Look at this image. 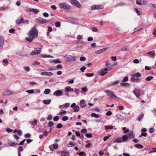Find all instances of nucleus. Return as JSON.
I'll use <instances>...</instances> for the list:
<instances>
[{
    "label": "nucleus",
    "mask_w": 156,
    "mask_h": 156,
    "mask_svg": "<svg viewBox=\"0 0 156 156\" xmlns=\"http://www.w3.org/2000/svg\"><path fill=\"white\" fill-rule=\"evenodd\" d=\"M38 31L35 27L31 28L29 33H28V37H26V39L28 41L31 42L37 36Z\"/></svg>",
    "instance_id": "obj_1"
},
{
    "label": "nucleus",
    "mask_w": 156,
    "mask_h": 156,
    "mask_svg": "<svg viewBox=\"0 0 156 156\" xmlns=\"http://www.w3.org/2000/svg\"><path fill=\"white\" fill-rule=\"evenodd\" d=\"M104 92L106 94L107 96L110 98H112L113 97H115L117 98H119L116 96L114 93L113 92L110 90H105Z\"/></svg>",
    "instance_id": "obj_2"
},
{
    "label": "nucleus",
    "mask_w": 156,
    "mask_h": 156,
    "mask_svg": "<svg viewBox=\"0 0 156 156\" xmlns=\"http://www.w3.org/2000/svg\"><path fill=\"white\" fill-rule=\"evenodd\" d=\"M59 7L61 9H69L70 8L69 5L66 3H62L58 4Z\"/></svg>",
    "instance_id": "obj_3"
},
{
    "label": "nucleus",
    "mask_w": 156,
    "mask_h": 156,
    "mask_svg": "<svg viewBox=\"0 0 156 156\" xmlns=\"http://www.w3.org/2000/svg\"><path fill=\"white\" fill-rule=\"evenodd\" d=\"M53 95L56 97L61 96L63 95V92L61 90H58L54 92Z\"/></svg>",
    "instance_id": "obj_4"
},
{
    "label": "nucleus",
    "mask_w": 156,
    "mask_h": 156,
    "mask_svg": "<svg viewBox=\"0 0 156 156\" xmlns=\"http://www.w3.org/2000/svg\"><path fill=\"white\" fill-rule=\"evenodd\" d=\"M37 23H41L44 24L46 23L48 20L44 19L42 18H38L36 20Z\"/></svg>",
    "instance_id": "obj_5"
},
{
    "label": "nucleus",
    "mask_w": 156,
    "mask_h": 156,
    "mask_svg": "<svg viewBox=\"0 0 156 156\" xmlns=\"http://www.w3.org/2000/svg\"><path fill=\"white\" fill-rule=\"evenodd\" d=\"M38 50H36L34 51H32L30 53V55H38L40 53L41 48H39ZM37 48H36V49Z\"/></svg>",
    "instance_id": "obj_6"
},
{
    "label": "nucleus",
    "mask_w": 156,
    "mask_h": 156,
    "mask_svg": "<svg viewBox=\"0 0 156 156\" xmlns=\"http://www.w3.org/2000/svg\"><path fill=\"white\" fill-rule=\"evenodd\" d=\"M141 90L140 89H135L133 91V93L135 95L137 98L139 97L140 95V91Z\"/></svg>",
    "instance_id": "obj_7"
},
{
    "label": "nucleus",
    "mask_w": 156,
    "mask_h": 156,
    "mask_svg": "<svg viewBox=\"0 0 156 156\" xmlns=\"http://www.w3.org/2000/svg\"><path fill=\"white\" fill-rule=\"evenodd\" d=\"M70 2L72 4L76 5L79 8L80 7V3L78 1L76 0H71Z\"/></svg>",
    "instance_id": "obj_8"
},
{
    "label": "nucleus",
    "mask_w": 156,
    "mask_h": 156,
    "mask_svg": "<svg viewBox=\"0 0 156 156\" xmlns=\"http://www.w3.org/2000/svg\"><path fill=\"white\" fill-rule=\"evenodd\" d=\"M12 92L9 89L5 90L3 93V95L5 96L10 95L12 94Z\"/></svg>",
    "instance_id": "obj_9"
},
{
    "label": "nucleus",
    "mask_w": 156,
    "mask_h": 156,
    "mask_svg": "<svg viewBox=\"0 0 156 156\" xmlns=\"http://www.w3.org/2000/svg\"><path fill=\"white\" fill-rule=\"evenodd\" d=\"M66 60L67 61L71 62L75 61L76 59L74 56H69L66 58Z\"/></svg>",
    "instance_id": "obj_10"
},
{
    "label": "nucleus",
    "mask_w": 156,
    "mask_h": 156,
    "mask_svg": "<svg viewBox=\"0 0 156 156\" xmlns=\"http://www.w3.org/2000/svg\"><path fill=\"white\" fill-rule=\"evenodd\" d=\"M117 118L120 120H124L126 119V115L124 114H118L116 115Z\"/></svg>",
    "instance_id": "obj_11"
},
{
    "label": "nucleus",
    "mask_w": 156,
    "mask_h": 156,
    "mask_svg": "<svg viewBox=\"0 0 156 156\" xmlns=\"http://www.w3.org/2000/svg\"><path fill=\"white\" fill-rule=\"evenodd\" d=\"M4 41V38L3 37H0V49L2 48Z\"/></svg>",
    "instance_id": "obj_12"
},
{
    "label": "nucleus",
    "mask_w": 156,
    "mask_h": 156,
    "mask_svg": "<svg viewBox=\"0 0 156 156\" xmlns=\"http://www.w3.org/2000/svg\"><path fill=\"white\" fill-rule=\"evenodd\" d=\"M108 69L107 68H105L102 69L100 73V75L102 76L106 74L108 72Z\"/></svg>",
    "instance_id": "obj_13"
},
{
    "label": "nucleus",
    "mask_w": 156,
    "mask_h": 156,
    "mask_svg": "<svg viewBox=\"0 0 156 156\" xmlns=\"http://www.w3.org/2000/svg\"><path fill=\"white\" fill-rule=\"evenodd\" d=\"M41 74L42 76H52L53 74V73L51 72H44L41 73Z\"/></svg>",
    "instance_id": "obj_14"
},
{
    "label": "nucleus",
    "mask_w": 156,
    "mask_h": 156,
    "mask_svg": "<svg viewBox=\"0 0 156 156\" xmlns=\"http://www.w3.org/2000/svg\"><path fill=\"white\" fill-rule=\"evenodd\" d=\"M106 50V48H105L95 51V53L97 54H99L104 52Z\"/></svg>",
    "instance_id": "obj_15"
},
{
    "label": "nucleus",
    "mask_w": 156,
    "mask_h": 156,
    "mask_svg": "<svg viewBox=\"0 0 156 156\" xmlns=\"http://www.w3.org/2000/svg\"><path fill=\"white\" fill-rule=\"evenodd\" d=\"M8 144L11 146L14 147L17 145V143L16 142H12L10 140H8Z\"/></svg>",
    "instance_id": "obj_16"
},
{
    "label": "nucleus",
    "mask_w": 156,
    "mask_h": 156,
    "mask_svg": "<svg viewBox=\"0 0 156 156\" xmlns=\"http://www.w3.org/2000/svg\"><path fill=\"white\" fill-rule=\"evenodd\" d=\"M28 11L29 12H32L35 14L39 12V10L37 9L29 8Z\"/></svg>",
    "instance_id": "obj_17"
},
{
    "label": "nucleus",
    "mask_w": 156,
    "mask_h": 156,
    "mask_svg": "<svg viewBox=\"0 0 156 156\" xmlns=\"http://www.w3.org/2000/svg\"><path fill=\"white\" fill-rule=\"evenodd\" d=\"M23 18H18L16 21V23L17 24H20L21 23H23Z\"/></svg>",
    "instance_id": "obj_18"
},
{
    "label": "nucleus",
    "mask_w": 156,
    "mask_h": 156,
    "mask_svg": "<svg viewBox=\"0 0 156 156\" xmlns=\"http://www.w3.org/2000/svg\"><path fill=\"white\" fill-rule=\"evenodd\" d=\"M80 105L82 108L86 106V104L84 100H81L80 101Z\"/></svg>",
    "instance_id": "obj_19"
},
{
    "label": "nucleus",
    "mask_w": 156,
    "mask_h": 156,
    "mask_svg": "<svg viewBox=\"0 0 156 156\" xmlns=\"http://www.w3.org/2000/svg\"><path fill=\"white\" fill-rule=\"evenodd\" d=\"M121 143L122 142V138L120 137L117 138L115 139L114 141H113V143Z\"/></svg>",
    "instance_id": "obj_20"
},
{
    "label": "nucleus",
    "mask_w": 156,
    "mask_h": 156,
    "mask_svg": "<svg viewBox=\"0 0 156 156\" xmlns=\"http://www.w3.org/2000/svg\"><path fill=\"white\" fill-rule=\"evenodd\" d=\"M147 54L151 56V58H153L154 56L155 52L154 51H152L147 53Z\"/></svg>",
    "instance_id": "obj_21"
},
{
    "label": "nucleus",
    "mask_w": 156,
    "mask_h": 156,
    "mask_svg": "<svg viewBox=\"0 0 156 156\" xmlns=\"http://www.w3.org/2000/svg\"><path fill=\"white\" fill-rule=\"evenodd\" d=\"M139 79L138 78H136V77H135L134 76H133L132 75V77L131 79V80L132 82H137Z\"/></svg>",
    "instance_id": "obj_22"
},
{
    "label": "nucleus",
    "mask_w": 156,
    "mask_h": 156,
    "mask_svg": "<svg viewBox=\"0 0 156 156\" xmlns=\"http://www.w3.org/2000/svg\"><path fill=\"white\" fill-rule=\"evenodd\" d=\"M128 137L126 135H123L122 137V142H126L128 140Z\"/></svg>",
    "instance_id": "obj_23"
},
{
    "label": "nucleus",
    "mask_w": 156,
    "mask_h": 156,
    "mask_svg": "<svg viewBox=\"0 0 156 156\" xmlns=\"http://www.w3.org/2000/svg\"><path fill=\"white\" fill-rule=\"evenodd\" d=\"M61 156H69V152L66 151H62V153Z\"/></svg>",
    "instance_id": "obj_24"
},
{
    "label": "nucleus",
    "mask_w": 156,
    "mask_h": 156,
    "mask_svg": "<svg viewBox=\"0 0 156 156\" xmlns=\"http://www.w3.org/2000/svg\"><path fill=\"white\" fill-rule=\"evenodd\" d=\"M51 101L50 99L45 100L43 101V102L44 104L49 105L50 104Z\"/></svg>",
    "instance_id": "obj_25"
},
{
    "label": "nucleus",
    "mask_w": 156,
    "mask_h": 156,
    "mask_svg": "<svg viewBox=\"0 0 156 156\" xmlns=\"http://www.w3.org/2000/svg\"><path fill=\"white\" fill-rule=\"evenodd\" d=\"M66 90L68 92H73L74 91L73 89L69 86L66 87Z\"/></svg>",
    "instance_id": "obj_26"
},
{
    "label": "nucleus",
    "mask_w": 156,
    "mask_h": 156,
    "mask_svg": "<svg viewBox=\"0 0 156 156\" xmlns=\"http://www.w3.org/2000/svg\"><path fill=\"white\" fill-rule=\"evenodd\" d=\"M92 117H94L96 118H98L100 117V116L99 114H96L94 113H92L91 115Z\"/></svg>",
    "instance_id": "obj_27"
},
{
    "label": "nucleus",
    "mask_w": 156,
    "mask_h": 156,
    "mask_svg": "<svg viewBox=\"0 0 156 156\" xmlns=\"http://www.w3.org/2000/svg\"><path fill=\"white\" fill-rule=\"evenodd\" d=\"M134 147L136 148L142 149L144 147L143 146L139 144H136L135 145Z\"/></svg>",
    "instance_id": "obj_28"
},
{
    "label": "nucleus",
    "mask_w": 156,
    "mask_h": 156,
    "mask_svg": "<svg viewBox=\"0 0 156 156\" xmlns=\"http://www.w3.org/2000/svg\"><path fill=\"white\" fill-rule=\"evenodd\" d=\"M76 145V143L75 142H73L71 141H70L69 142V144L68 145V147H72Z\"/></svg>",
    "instance_id": "obj_29"
},
{
    "label": "nucleus",
    "mask_w": 156,
    "mask_h": 156,
    "mask_svg": "<svg viewBox=\"0 0 156 156\" xmlns=\"http://www.w3.org/2000/svg\"><path fill=\"white\" fill-rule=\"evenodd\" d=\"M77 154L80 156H86V154L83 151H81L80 152H77Z\"/></svg>",
    "instance_id": "obj_30"
},
{
    "label": "nucleus",
    "mask_w": 156,
    "mask_h": 156,
    "mask_svg": "<svg viewBox=\"0 0 156 156\" xmlns=\"http://www.w3.org/2000/svg\"><path fill=\"white\" fill-rule=\"evenodd\" d=\"M37 121L36 119H34V121H31L30 122V123L31 124V126H34L37 123Z\"/></svg>",
    "instance_id": "obj_31"
},
{
    "label": "nucleus",
    "mask_w": 156,
    "mask_h": 156,
    "mask_svg": "<svg viewBox=\"0 0 156 156\" xmlns=\"http://www.w3.org/2000/svg\"><path fill=\"white\" fill-rule=\"evenodd\" d=\"M74 112H78L80 110V108L79 106L76 105L73 108Z\"/></svg>",
    "instance_id": "obj_32"
},
{
    "label": "nucleus",
    "mask_w": 156,
    "mask_h": 156,
    "mask_svg": "<svg viewBox=\"0 0 156 156\" xmlns=\"http://www.w3.org/2000/svg\"><path fill=\"white\" fill-rule=\"evenodd\" d=\"M87 90L88 89L86 87H83L81 88V90L80 91V93H83V92H86L87 91Z\"/></svg>",
    "instance_id": "obj_33"
},
{
    "label": "nucleus",
    "mask_w": 156,
    "mask_h": 156,
    "mask_svg": "<svg viewBox=\"0 0 156 156\" xmlns=\"http://www.w3.org/2000/svg\"><path fill=\"white\" fill-rule=\"evenodd\" d=\"M144 114L143 113L141 114L140 115H139L137 118V120L139 121H140L141 119L143 117Z\"/></svg>",
    "instance_id": "obj_34"
},
{
    "label": "nucleus",
    "mask_w": 156,
    "mask_h": 156,
    "mask_svg": "<svg viewBox=\"0 0 156 156\" xmlns=\"http://www.w3.org/2000/svg\"><path fill=\"white\" fill-rule=\"evenodd\" d=\"M133 76H134L135 77H140L141 76V75L139 73H136L133 75H132Z\"/></svg>",
    "instance_id": "obj_35"
},
{
    "label": "nucleus",
    "mask_w": 156,
    "mask_h": 156,
    "mask_svg": "<svg viewBox=\"0 0 156 156\" xmlns=\"http://www.w3.org/2000/svg\"><path fill=\"white\" fill-rule=\"evenodd\" d=\"M51 91V90L50 89H45L44 93L45 94H49Z\"/></svg>",
    "instance_id": "obj_36"
},
{
    "label": "nucleus",
    "mask_w": 156,
    "mask_h": 156,
    "mask_svg": "<svg viewBox=\"0 0 156 156\" xmlns=\"http://www.w3.org/2000/svg\"><path fill=\"white\" fill-rule=\"evenodd\" d=\"M120 85L121 86L124 87H128L129 86V84L127 83H121Z\"/></svg>",
    "instance_id": "obj_37"
},
{
    "label": "nucleus",
    "mask_w": 156,
    "mask_h": 156,
    "mask_svg": "<svg viewBox=\"0 0 156 156\" xmlns=\"http://www.w3.org/2000/svg\"><path fill=\"white\" fill-rule=\"evenodd\" d=\"M128 136L131 138H133L134 137V136L133 135V132H131L129 133L128 134Z\"/></svg>",
    "instance_id": "obj_38"
},
{
    "label": "nucleus",
    "mask_w": 156,
    "mask_h": 156,
    "mask_svg": "<svg viewBox=\"0 0 156 156\" xmlns=\"http://www.w3.org/2000/svg\"><path fill=\"white\" fill-rule=\"evenodd\" d=\"M85 75L88 77H92L94 75V74L92 73H86L85 74Z\"/></svg>",
    "instance_id": "obj_39"
},
{
    "label": "nucleus",
    "mask_w": 156,
    "mask_h": 156,
    "mask_svg": "<svg viewBox=\"0 0 156 156\" xmlns=\"http://www.w3.org/2000/svg\"><path fill=\"white\" fill-rule=\"evenodd\" d=\"M105 127L106 129H112L113 128V127L112 126H105Z\"/></svg>",
    "instance_id": "obj_40"
},
{
    "label": "nucleus",
    "mask_w": 156,
    "mask_h": 156,
    "mask_svg": "<svg viewBox=\"0 0 156 156\" xmlns=\"http://www.w3.org/2000/svg\"><path fill=\"white\" fill-rule=\"evenodd\" d=\"M153 78V77L152 76H149L146 77L145 80L147 81H149L151 80Z\"/></svg>",
    "instance_id": "obj_41"
},
{
    "label": "nucleus",
    "mask_w": 156,
    "mask_h": 156,
    "mask_svg": "<svg viewBox=\"0 0 156 156\" xmlns=\"http://www.w3.org/2000/svg\"><path fill=\"white\" fill-rule=\"evenodd\" d=\"M23 147L21 146H20L18 147V149H17L18 152V153L20 152V151H23Z\"/></svg>",
    "instance_id": "obj_42"
},
{
    "label": "nucleus",
    "mask_w": 156,
    "mask_h": 156,
    "mask_svg": "<svg viewBox=\"0 0 156 156\" xmlns=\"http://www.w3.org/2000/svg\"><path fill=\"white\" fill-rule=\"evenodd\" d=\"M66 111L62 109L60 110L59 114L60 115H62V114H66Z\"/></svg>",
    "instance_id": "obj_43"
},
{
    "label": "nucleus",
    "mask_w": 156,
    "mask_h": 156,
    "mask_svg": "<svg viewBox=\"0 0 156 156\" xmlns=\"http://www.w3.org/2000/svg\"><path fill=\"white\" fill-rule=\"evenodd\" d=\"M53 62L55 64L60 63H61V62L58 59L53 60Z\"/></svg>",
    "instance_id": "obj_44"
},
{
    "label": "nucleus",
    "mask_w": 156,
    "mask_h": 156,
    "mask_svg": "<svg viewBox=\"0 0 156 156\" xmlns=\"http://www.w3.org/2000/svg\"><path fill=\"white\" fill-rule=\"evenodd\" d=\"M48 126L49 127H52L54 126L53 122L52 121L49 122L48 123Z\"/></svg>",
    "instance_id": "obj_45"
},
{
    "label": "nucleus",
    "mask_w": 156,
    "mask_h": 156,
    "mask_svg": "<svg viewBox=\"0 0 156 156\" xmlns=\"http://www.w3.org/2000/svg\"><path fill=\"white\" fill-rule=\"evenodd\" d=\"M96 9H102L104 8V7L101 5H96Z\"/></svg>",
    "instance_id": "obj_46"
},
{
    "label": "nucleus",
    "mask_w": 156,
    "mask_h": 156,
    "mask_svg": "<svg viewBox=\"0 0 156 156\" xmlns=\"http://www.w3.org/2000/svg\"><path fill=\"white\" fill-rule=\"evenodd\" d=\"M61 23L60 22H57L55 23V26L58 27H60Z\"/></svg>",
    "instance_id": "obj_47"
},
{
    "label": "nucleus",
    "mask_w": 156,
    "mask_h": 156,
    "mask_svg": "<svg viewBox=\"0 0 156 156\" xmlns=\"http://www.w3.org/2000/svg\"><path fill=\"white\" fill-rule=\"evenodd\" d=\"M23 68L24 70L26 71L29 72L30 70V67L28 66L24 67Z\"/></svg>",
    "instance_id": "obj_48"
},
{
    "label": "nucleus",
    "mask_w": 156,
    "mask_h": 156,
    "mask_svg": "<svg viewBox=\"0 0 156 156\" xmlns=\"http://www.w3.org/2000/svg\"><path fill=\"white\" fill-rule=\"evenodd\" d=\"M141 5H146L147 3V1H144L141 0Z\"/></svg>",
    "instance_id": "obj_49"
},
{
    "label": "nucleus",
    "mask_w": 156,
    "mask_h": 156,
    "mask_svg": "<svg viewBox=\"0 0 156 156\" xmlns=\"http://www.w3.org/2000/svg\"><path fill=\"white\" fill-rule=\"evenodd\" d=\"M92 30L94 32H97L98 31V29L95 27H93L92 28Z\"/></svg>",
    "instance_id": "obj_50"
},
{
    "label": "nucleus",
    "mask_w": 156,
    "mask_h": 156,
    "mask_svg": "<svg viewBox=\"0 0 156 156\" xmlns=\"http://www.w3.org/2000/svg\"><path fill=\"white\" fill-rule=\"evenodd\" d=\"M26 92L28 94H31L34 93V90H27L26 91Z\"/></svg>",
    "instance_id": "obj_51"
},
{
    "label": "nucleus",
    "mask_w": 156,
    "mask_h": 156,
    "mask_svg": "<svg viewBox=\"0 0 156 156\" xmlns=\"http://www.w3.org/2000/svg\"><path fill=\"white\" fill-rule=\"evenodd\" d=\"M75 93L77 94H78L80 93L79 89L75 88L74 90Z\"/></svg>",
    "instance_id": "obj_52"
},
{
    "label": "nucleus",
    "mask_w": 156,
    "mask_h": 156,
    "mask_svg": "<svg viewBox=\"0 0 156 156\" xmlns=\"http://www.w3.org/2000/svg\"><path fill=\"white\" fill-rule=\"evenodd\" d=\"M62 125L61 123H58L56 126V128L58 129H59L62 128Z\"/></svg>",
    "instance_id": "obj_53"
},
{
    "label": "nucleus",
    "mask_w": 156,
    "mask_h": 156,
    "mask_svg": "<svg viewBox=\"0 0 156 156\" xmlns=\"http://www.w3.org/2000/svg\"><path fill=\"white\" fill-rule=\"evenodd\" d=\"M111 136V135H108L106 136H105L103 138V140L104 141H106L109 138V137Z\"/></svg>",
    "instance_id": "obj_54"
},
{
    "label": "nucleus",
    "mask_w": 156,
    "mask_h": 156,
    "mask_svg": "<svg viewBox=\"0 0 156 156\" xmlns=\"http://www.w3.org/2000/svg\"><path fill=\"white\" fill-rule=\"evenodd\" d=\"M17 133L20 136H21L23 134L22 130L20 129H18V131L17 132Z\"/></svg>",
    "instance_id": "obj_55"
},
{
    "label": "nucleus",
    "mask_w": 156,
    "mask_h": 156,
    "mask_svg": "<svg viewBox=\"0 0 156 156\" xmlns=\"http://www.w3.org/2000/svg\"><path fill=\"white\" fill-rule=\"evenodd\" d=\"M128 80V77L127 76H126L123 79L122 81L123 82H126Z\"/></svg>",
    "instance_id": "obj_56"
},
{
    "label": "nucleus",
    "mask_w": 156,
    "mask_h": 156,
    "mask_svg": "<svg viewBox=\"0 0 156 156\" xmlns=\"http://www.w3.org/2000/svg\"><path fill=\"white\" fill-rule=\"evenodd\" d=\"M24 136L26 138H30L31 137V134L29 133H28L27 134H26L24 135Z\"/></svg>",
    "instance_id": "obj_57"
},
{
    "label": "nucleus",
    "mask_w": 156,
    "mask_h": 156,
    "mask_svg": "<svg viewBox=\"0 0 156 156\" xmlns=\"http://www.w3.org/2000/svg\"><path fill=\"white\" fill-rule=\"evenodd\" d=\"M50 55H41V56L42 57L44 58H49L50 57Z\"/></svg>",
    "instance_id": "obj_58"
},
{
    "label": "nucleus",
    "mask_w": 156,
    "mask_h": 156,
    "mask_svg": "<svg viewBox=\"0 0 156 156\" xmlns=\"http://www.w3.org/2000/svg\"><path fill=\"white\" fill-rule=\"evenodd\" d=\"M119 83V80H117L114 81L113 83H112V85H116L118 84Z\"/></svg>",
    "instance_id": "obj_59"
},
{
    "label": "nucleus",
    "mask_w": 156,
    "mask_h": 156,
    "mask_svg": "<svg viewBox=\"0 0 156 156\" xmlns=\"http://www.w3.org/2000/svg\"><path fill=\"white\" fill-rule=\"evenodd\" d=\"M112 112L111 111H108L106 113V115L108 116H110L112 115Z\"/></svg>",
    "instance_id": "obj_60"
},
{
    "label": "nucleus",
    "mask_w": 156,
    "mask_h": 156,
    "mask_svg": "<svg viewBox=\"0 0 156 156\" xmlns=\"http://www.w3.org/2000/svg\"><path fill=\"white\" fill-rule=\"evenodd\" d=\"M81 132L83 133H86L87 132V130L86 129H83L81 130Z\"/></svg>",
    "instance_id": "obj_61"
},
{
    "label": "nucleus",
    "mask_w": 156,
    "mask_h": 156,
    "mask_svg": "<svg viewBox=\"0 0 156 156\" xmlns=\"http://www.w3.org/2000/svg\"><path fill=\"white\" fill-rule=\"evenodd\" d=\"M59 119V117L58 116H55L53 118V120L55 121H58Z\"/></svg>",
    "instance_id": "obj_62"
},
{
    "label": "nucleus",
    "mask_w": 156,
    "mask_h": 156,
    "mask_svg": "<svg viewBox=\"0 0 156 156\" xmlns=\"http://www.w3.org/2000/svg\"><path fill=\"white\" fill-rule=\"evenodd\" d=\"M154 131V129L153 128H151L149 129V131L150 133H152Z\"/></svg>",
    "instance_id": "obj_63"
},
{
    "label": "nucleus",
    "mask_w": 156,
    "mask_h": 156,
    "mask_svg": "<svg viewBox=\"0 0 156 156\" xmlns=\"http://www.w3.org/2000/svg\"><path fill=\"white\" fill-rule=\"evenodd\" d=\"M85 69L86 67L84 66H83L80 68V70L82 72H83Z\"/></svg>",
    "instance_id": "obj_64"
}]
</instances>
